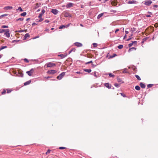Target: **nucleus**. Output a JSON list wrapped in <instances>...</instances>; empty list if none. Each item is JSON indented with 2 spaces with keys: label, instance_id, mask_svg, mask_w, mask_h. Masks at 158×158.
<instances>
[{
  "label": "nucleus",
  "instance_id": "bf43d9fd",
  "mask_svg": "<svg viewBox=\"0 0 158 158\" xmlns=\"http://www.w3.org/2000/svg\"><path fill=\"white\" fill-rule=\"evenodd\" d=\"M126 37H127V35H125L123 39H125L126 38Z\"/></svg>",
  "mask_w": 158,
  "mask_h": 158
},
{
  "label": "nucleus",
  "instance_id": "6e6d98bb",
  "mask_svg": "<svg viewBox=\"0 0 158 158\" xmlns=\"http://www.w3.org/2000/svg\"><path fill=\"white\" fill-rule=\"evenodd\" d=\"M45 22L46 23H49V21L48 20H45Z\"/></svg>",
  "mask_w": 158,
  "mask_h": 158
},
{
  "label": "nucleus",
  "instance_id": "aec40b11",
  "mask_svg": "<svg viewBox=\"0 0 158 158\" xmlns=\"http://www.w3.org/2000/svg\"><path fill=\"white\" fill-rule=\"evenodd\" d=\"M136 48H134V47H132L131 48H130L129 49V50H128V52H130L131 51H132V50L133 49V50H136Z\"/></svg>",
  "mask_w": 158,
  "mask_h": 158
},
{
  "label": "nucleus",
  "instance_id": "9d476101",
  "mask_svg": "<svg viewBox=\"0 0 158 158\" xmlns=\"http://www.w3.org/2000/svg\"><path fill=\"white\" fill-rule=\"evenodd\" d=\"M75 45L77 46L78 47H80L82 46V44L80 43L76 42L75 43Z\"/></svg>",
  "mask_w": 158,
  "mask_h": 158
},
{
  "label": "nucleus",
  "instance_id": "473e14b6",
  "mask_svg": "<svg viewBox=\"0 0 158 158\" xmlns=\"http://www.w3.org/2000/svg\"><path fill=\"white\" fill-rule=\"evenodd\" d=\"M23 20V18H20L18 19L17 20V21H22Z\"/></svg>",
  "mask_w": 158,
  "mask_h": 158
},
{
  "label": "nucleus",
  "instance_id": "bb28decb",
  "mask_svg": "<svg viewBox=\"0 0 158 158\" xmlns=\"http://www.w3.org/2000/svg\"><path fill=\"white\" fill-rule=\"evenodd\" d=\"M153 86V84H148L147 85V87L148 88L152 87Z\"/></svg>",
  "mask_w": 158,
  "mask_h": 158
},
{
  "label": "nucleus",
  "instance_id": "e433bc0d",
  "mask_svg": "<svg viewBox=\"0 0 158 158\" xmlns=\"http://www.w3.org/2000/svg\"><path fill=\"white\" fill-rule=\"evenodd\" d=\"M93 46L94 47H96L97 46V44L96 43H94L93 44Z\"/></svg>",
  "mask_w": 158,
  "mask_h": 158
},
{
  "label": "nucleus",
  "instance_id": "7ed1b4c3",
  "mask_svg": "<svg viewBox=\"0 0 158 158\" xmlns=\"http://www.w3.org/2000/svg\"><path fill=\"white\" fill-rule=\"evenodd\" d=\"M57 72V71L54 70H48L47 71V73L49 74H53L56 73Z\"/></svg>",
  "mask_w": 158,
  "mask_h": 158
},
{
  "label": "nucleus",
  "instance_id": "5701e85b",
  "mask_svg": "<svg viewBox=\"0 0 158 158\" xmlns=\"http://www.w3.org/2000/svg\"><path fill=\"white\" fill-rule=\"evenodd\" d=\"M109 75L110 77H112L113 78H114V75L113 74H112L111 73H109Z\"/></svg>",
  "mask_w": 158,
  "mask_h": 158
},
{
  "label": "nucleus",
  "instance_id": "c85d7f7f",
  "mask_svg": "<svg viewBox=\"0 0 158 158\" xmlns=\"http://www.w3.org/2000/svg\"><path fill=\"white\" fill-rule=\"evenodd\" d=\"M40 4H39L38 3H36V6L35 7V9H36L37 8L39 7L40 6Z\"/></svg>",
  "mask_w": 158,
  "mask_h": 158
},
{
  "label": "nucleus",
  "instance_id": "20e7f679",
  "mask_svg": "<svg viewBox=\"0 0 158 158\" xmlns=\"http://www.w3.org/2000/svg\"><path fill=\"white\" fill-rule=\"evenodd\" d=\"M4 35L8 38L10 37V33H9V29H6V31L5 32Z\"/></svg>",
  "mask_w": 158,
  "mask_h": 158
},
{
  "label": "nucleus",
  "instance_id": "f8f14e48",
  "mask_svg": "<svg viewBox=\"0 0 158 158\" xmlns=\"http://www.w3.org/2000/svg\"><path fill=\"white\" fill-rule=\"evenodd\" d=\"M73 6V4L71 3H69L67 4L66 5V7L67 8H70Z\"/></svg>",
  "mask_w": 158,
  "mask_h": 158
},
{
  "label": "nucleus",
  "instance_id": "49530a36",
  "mask_svg": "<svg viewBox=\"0 0 158 158\" xmlns=\"http://www.w3.org/2000/svg\"><path fill=\"white\" fill-rule=\"evenodd\" d=\"M65 17H68V16H70V15H68V14L67 13L65 14Z\"/></svg>",
  "mask_w": 158,
  "mask_h": 158
},
{
  "label": "nucleus",
  "instance_id": "ddd939ff",
  "mask_svg": "<svg viewBox=\"0 0 158 158\" xmlns=\"http://www.w3.org/2000/svg\"><path fill=\"white\" fill-rule=\"evenodd\" d=\"M140 85L142 88H145V84L142 82L140 83Z\"/></svg>",
  "mask_w": 158,
  "mask_h": 158
},
{
  "label": "nucleus",
  "instance_id": "72a5a7b5",
  "mask_svg": "<svg viewBox=\"0 0 158 158\" xmlns=\"http://www.w3.org/2000/svg\"><path fill=\"white\" fill-rule=\"evenodd\" d=\"M6 29H1L0 31V33H2L6 31Z\"/></svg>",
  "mask_w": 158,
  "mask_h": 158
},
{
  "label": "nucleus",
  "instance_id": "603ef678",
  "mask_svg": "<svg viewBox=\"0 0 158 158\" xmlns=\"http://www.w3.org/2000/svg\"><path fill=\"white\" fill-rule=\"evenodd\" d=\"M119 31V29H117L116 30L115 32V33H116V32H117V31Z\"/></svg>",
  "mask_w": 158,
  "mask_h": 158
},
{
  "label": "nucleus",
  "instance_id": "e2e57ef3",
  "mask_svg": "<svg viewBox=\"0 0 158 158\" xmlns=\"http://www.w3.org/2000/svg\"><path fill=\"white\" fill-rule=\"evenodd\" d=\"M38 37H39V36L35 37V38H34V39H36V38H38Z\"/></svg>",
  "mask_w": 158,
  "mask_h": 158
},
{
  "label": "nucleus",
  "instance_id": "680f3d73",
  "mask_svg": "<svg viewBox=\"0 0 158 158\" xmlns=\"http://www.w3.org/2000/svg\"><path fill=\"white\" fill-rule=\"evenodd\" d=\"M43 19H41L39 21V22H41L43 20Z\"/></svg>",
  "mask_w": 158,
  "mask_h": 158
},
{
  "label": "nucleus",
  "instance_id": "09e8293b",
  "mask_svg": "<svg viewBox=\"0 0 158 158\" xmlns=\"http://www.w3.org/2000/svg\"><path fill=\"white\" fill-rule=\"evenodd\" d=\"M6 91L4 89L2 93V94H4L5 93Z\"/></svg>",
  "mask_w": 158,
  "mask_h": 158
},
{
  "label": "nucleus",
  "instance_id": "dca6fc26",
  "mask_svg": "<svg viewBox=\"0 0 158 158\" xmlns=\"http://www.w3.org/2000/svg\"><path fill=\"white\" fill-rule=\"evenodd\" d=\"M136 2V1L134 0H132L131 1H129L128 2V4H131L133 3H135Z\"/></svg>",
  "mask_w": 158,
  "mask_h": 158
},
{
  "label": "nucleus",
  "instance_id": "f704fd0d",
  "mask_svg": "<svg viewBox=\"0 0 158 158\" xmlns=\"http://www.w3.org/2000/svg\"><path fill=\"white\" fill-rule=\"evenodd\" d=\"M118 82L120 83H122L124 82L123 81H122V80H118Z\"/></svg>",
  "mask_w": 158,
  "mask_h": 158
},
{
  "label": "nucleus",
  "instance_id": "c03bdc74",
  "mask_svg": "<svg viewBox=\"0 0 158 158\" xmlns=\"http://www.w3.org/2000/svg\"><path fill=\"white\" fill-rule=\"evenodd\" d=\"M59 149H64L65 148L64 147H60L59 148Z\"/></svg>",
  "mask_w": 158,
  "mask_h": 158
},
{
  "label": "nucleus",
  "instance_id": "052dcab7",
  "mask_svg": "<svg viewBox=\"0 0 158 158\" xmlns=\"http://www.w3.org/2000/svg\"><path fill=\"white\" fill-rule=\"evenodd\" d=\"M154 6L155 7L157 8L158 7V6L156 5H155Z\"/></svg>",
  "mask_w": 158,
  "mask_h": 158
},
{
  "label": "nucleus",
  "instance_id": "0eeeda50",
  "mask_svg": "<svg viewBox=\"0 0 158 158\" xmlns=\"http://www.w3.org/2000/svg\"><path fill=\"white\" fill-rule=\"evenodd\" d=\"M12 7L10 6H8L4 8V9L6 10L12 9Z\"/></svg>",
  "mask_w": 158,
  "mask_h": 158
},
{
  "label": "nucleus",
  "instance_id": "774afa93",
  "mask_svg": "<svg viewBox=\"0 0 158 158\" xmlns=\"http://www.w3.org/2000/svg\"><path fill=\"white\" fill-rule=\"evenodd\" d=\"M29 19H29V18H28V19H27L26 20H27V21H28V20Z\"/></svg>",
  "mask_w": 158,
  "mask_h": 158
},
{
  "label": "nucleus",
  "instance_id": "5fc2aeb1",
  "mask_svg": "<svg viewBox=\"0 0 158 158\" xmlns=\"http://www.w3.org/2000/svg\"><path fill=\"white\" fill-rule=\"evenodd\" d=\"M137 41H133V42L132 43H133V44H136V43H137Z\"/></svg>",
  "mask_w": 158,
  "mask_h": 158
},
{
  "label": "nucleus",
  "instance_id": "2f4dec72",
  "mask_svg": "<svg viewBox=\"0 0 158 158\" xmlns=\"http://www.w3.org/2000/svg\"><path fill=\"white\" fill-rule=\"evenodd\" d=\"M120 94H121V96H123L124 97H126V95H125V94H123V93H120Z\"/></svg>",
  "mask_w": 158,
  "mask_h": 158
},
{
  "label": "nucleus",
  "instance_id": "58836bf2",
  "mask_svg": "<svg viewBox=\"0 0 158 158\" xmlns=\"http://www.w3.org/2000/svg\"><path fill=\"white\" fill-rule=\"evenodd\" d=\"M133 45V43H131L129 44H128V46L129 47H131Z\"/></svg>",
  "mask_w": 158,
  "mask_h": 158
},
{
  "label": "nucleus",
  "instance_id": "cd10ccee",
  "mask_svg": "<svg viewBox=\"0 0 158 158\" xmlns=\"http://www.w3.org/2000/svg\"><path fill=\"white\" fill-rule=\"evenodd\" d=\"M51 151V150H50V149L48 150V151H47V152H46V153H45L46 154L48 155V154H49L50 152Z\"/></svg>",
  "mask_w": 158,
  "mask_h": 158
},
{
  "label": "nucleus",
  "instance_id": "de8ad7c7",
  "mask_svg": "<svg viewBox=\"0 0 158 158\" xmlns=\"http://www.w3.org/2000/svg\"><path fill=\"white\" fill-rule=\"evenodd\" d=\"M25 31V30H20L19 31H17L18 32H23Z\"/></svg>",
  "mask_w": 158,
  "mask_h": 158
},
{
  "label": "nucleus",
  "instance_id": "a878e982",
  "mask_svg": "<svg viewBox=\"0 0 158 158\" xmlns=\"http://www.w3.org/2000/svg\"><path fill=\"white\" fill-rule=\"evenodd\" d=\"M65 27V26L64 25H61V26H60L59 27V28L60 29H62V28H64Z\"/></svg>",
  "mask_w": 158,
  "mask_h": 158
},
{
  "label": "nucleus",
  "instance_id": "13d9d810",
  "mask_svg": "<svg viewBox=\"0 0 158 158\" xmlns=\"http://www.w3.org/2000/svg\"><path fill=\"white\" fill-rule=\"evenodd\" d=\"M125 33H126V34H128V33L129 32H128V31H125Z\"/></svg>",
  "mask_w": 158,
  "mask_h": 158
},
{
  "label": "nucleus",
  "instance_id": "0e129e2a",
  "mask_svg": "<svg viewBox=\"0 0 158 158\" xmlns=\"http://www.w3.org/2000/svg\"><path fill=\"white\" fill-rule=\"evenodd\" d=\"M131 39V38H129V39H128L127 40V41H129V40H130Z\"/></svg>",
  "mask_w": 158,
  "mask_h": 158
},
{
  "label": "nucleus",
  "instance_id": "c9c22d12",
  "mask_svg": "<svg viewBox=\"0 0 158 158\" xmlns=\"http://www.w3.org/2000/svg\"><path fill=\"white\" fill-rule=\"evenodd\" d=\"M2 27L3 28H8V26L5 25H3L2 26Z\"/></svg>",
  "mask_w": 158,
  "mask_h": 158
},
{
  "label": "nucleus",
  "instance_id": "37998d69",
  "mask_svg": "<svg viewBox=\"0 0 158 158\" xmlns=\"http://www.w3.org/2000/svg\"><path fill=\"white\" fill-rule=\"evenodd\" d=\"M116 56V54H114L112 56H110V57L111 58H113Z\"/></svg>",
  "mask_w": 158,
  "mask_h": 158
},
{
  "label": "nucleus",
  "instance_id": "2eb2a0df",
  "mask_svg": "<svg viewBox=\"0 0 158 158\" xmlns=\"http://www.w3.org/2000/svg\"><path fill=\"white\" fill-rule=\"evenodd\" d=\"M29 36H30V35L28 34V33L26 34L25 35L23 38V40H25L27 37H29Z\"/></svg>",
  "mask_w": 158,
  "mask_h": 158
},
{
  "label": "nucleus",
  "instance_id": "f3484780",
  "mask_svg": "<svg viewBox=\"0 0 158 158\" xmlns=\"http://www.w3.org/2000/svg\"><path fill=\"white\" fill-rule=\"evenodd\" d=\"M84 70L88 73H89L91 72V69H84Z\"/></svg>",
  "mask_w": 158,
  "mask_h": 158
},
{
  "label": "nucleus",
  "instance_id": "393cba45",
  "mask_svg": "<svg viewBox=\"0 0 158 158\" xmlns=\"http://www.w3.org/2000/svg\"><path fill=\"white\" fill-rule=\"evenodd\" d=\"M19 10L21 11H23V10L21 7H19L17 9V10Z\"/></svg>",
  "mask_w": 158,
  "mask_h": 158
},
{
  "label": "nucleus",
  "instance_id": "a211bd4d",
  "mask_svg": "<svg viewBox=\"0 0 158 158\" xmlns=\"http://www.w3.org/2000/svg\"><path fill=\"white\" fill-rule=\"evenodd\" d=\"M103 15V13H101L99 14L97 17V19H99L101 17H102Z\"/></svg>",
  "mask_w": 158,
  "mask_h": 158
},
{
  "label": "nucleus",
  "instance_id": "3c124183",
  "mask_svg": "<svg viewBox=\"0 0 158 158\" xmlns=\"http://www.w3.org/2000/svg\"><path fill=\"white\" fill-rule=\"evenodd\" d=\"M155 27H157L158 26V24L157 23L155 24L154 25Z\"/></svg>",
  "mask_w": 158,
  "mask_h": 158
},
{
  "label": "nucleus",
  "instance_id": "4468645a",
  "mask_svg": "<svg viewBox=\"0 0 158 158\" xmlns=\"http://www.w3.org/2000/svg\"><path fill=\"white\" fill-rule=\"evenodd\" d=\"M31 80L28 81H27L26 82H25L24 83V85H28L29 84L31 83Z\"/></svg>",
  "mask_w": 158,
  "mask_h": 158
},
{
  "label": "nucleus",
  "instance_id": "a19ab883",
  "mask_svg": "<svg viewBox=\"0 0 158 158\" xmlns=\"http://www.w3.org/2000/svg\"><path fill=\"white\" fill-rule=\"evenodd\" d=\"M7 15V14H4V15H1V16H0V17L1 18H2V17H4V16H6Z\"/></svg>",
  "mask_w": 158,
  "mask_h": 158
},
{
  "label": "nucleus",
  "instance_id": "ea45409f",
  "mask_svg": "<svg viewBox=\"0 0 158 158\" xmlns=\"http://www.w3.org/2000/svg\"><path fill=\"white\" fill-rule=\"evenodd\" d=\"M45 10L44 9H42V11H41V13L42 14H44V13H45Z\"/></svg>",
  "mask_w": 158,
  "mask_h": 158
},
{
  "label": "nucleus",
  "instance_id": "338daca9",
  "mask_svg": "<svg viewBox=\"0 0 158 158\" xmlns=\"http://www.w3.org/2000/svg\"><path fill=\"white\" fill-rule=\"evenodd\" d=\"M40 11V9H38V10H37V12H39V11Z\"/></svg>",
  "mask_w": 158,
  "mask_h": 158
},
{
  "label": "nucleus",
  "instance_id": "79ce46f5",
  "mask_svg": "<svg viewBox=\"0 0 158 158\" xmlns=\"http://www.w3.org/2000/svg\"><path fill=\"white\" fill-rule=\"evenodd\" d=\"M93 63V61H92L91 60L90 61H89V62H87L86 64H89V63Z\"/></svg>",
  "mask_w": 158,
  "mask_h": 158
},
{
  "label": "nucleus",
  "instance_id": "1a4fd4ad",
  "mask_svg": "<svg viewBox=\"0 0 158 158\" xmlns=\"http://www.w3.org/2000/svg\"><path fill=\"white\" fill-rule=\"evenodd\" d=\"M52 12L55 15H56L58 13V11L56 9H53L52 10Z\"/></svg>",
  "mask_w": 158,
  "mask_h": 158
},
{
  "label": "nucleus",
  "instance_id": "6ab92c4d",
  "mask_svg": "<svg viewBox=\"0 0 158 158\" xmlns=\"http://www.w3.org/2000/svg\"><path fill=\"white\" fill-rule=\"evenodd\" d=\"M135 88L137 90H139L140 89V87L138 85L136 86Z\"/></svg>",
  "mask_w": 158,
  "mask_h": 158
},
{
  "label": "nucleus",
  "instance_id": "f03ea898",
  "mask_svg": "<svg viewBox=\"0 0 158 158\" xmlns=\"http://www.w3.org/2000/svg\"><path fill=\"white\" fill-rule=\"evenodd\" d=\"M65 75V73L64 72H62L57 77V79H61L63 78Z\"/></svg>",
  "mask_w": 158,
  "mask_h": 158
},
{
  "label": "nucleus",
  "instance_id": "39448f33",
  "mask_svg": "<svg viewBox=\"0 0 158 158\" xmlns=\"http://www.w3.org/2000/svg\"><path fill=\"white\" fill-rule=\"evenodd\" d=\"M33 69H31V70L28 71H27L26 73L28 74V75L30 76H31L32 75V74L33 72Z\"/></svg>",
  "mask_w": 158,
  "mask_h": 158
},
{
  "label": "nucleus",
  "instance_id": "9b49d317",
  "mask_svg": "<svg viewBox=\"0 0 158 158\" xmlns=\"http://www.w3.org/2000/svg\"><path fill=\"white\" fill-rule=\"evenodd\" d=\"M117 2L116 0L113 1L112 2L111 4L113 6H115L117 5Z\"/></svg>",
  "mask_w": 158,
  "mask_h": 158
},
{
  "label": "nucleus",
  "instance_id": "6e6552de",
  "mask_svg": "<svg viewBox=\"0 0 158 158\" xmlns=\"http://www.w3.org/2000/svg\"><path fill=\"white\" fill-rule=\"evenodd\" d=\"M105 86L108 88L109 89H110L111 88V85L109 83H106L104 84Z\"/></svg>",
  "mask_w": 158,
  "mask_h": 158
},
{
  "label": "nucleus",
  "instance_id": "b1692460",
  "mask_svg": "<svg viewBox=\"0 0 158 158\" xmlns=\"http://www.w3.org/2000/svg\"><path fill=\"white\" fill-rule=\"evenodd\" d=\"M123 47V45H119L118 46V48L119 49H121Z\"/></svg>",
  "mask_w": 158,
  "mask_h": 158
},
{
  "label": "nucleus",
  "instance_id": "a18cd8bd",
  "mask_svg": "<svg viewBox=\"0 0 158 158\" xmlns=\"http://www.w3.org/2000/svg\"><path fill=\"white\" fill-rule=\"evenodd\" d=\"M135 76L137 78V79H140V77L138 75H135Z\"/></svg>",
  "mask_w": 158,
  "mask_h": 158
},
{
  "label": "nucleus",
  "instance_id": "f257e3e1",
  "mask_svg": "<svg viewBox=\"0 0 158 158\" xmlns=\"http://www.w3.org/2000/svg\"><path fill=\"white\" fill-rule=\"evenodd\" d=\"M48 67H54L56 66V64L55 63H53L52 62H49L47 63L46 64Z\"/></svg>",
  "mask_w": 158,
  "mask_h": 158
},
{
  "label": "nucleus",
  "instance_id": "423d86ee",
  "mask_svg": "<svg viewBox=\"0 0 158 158\" xmlns=\"http://www.w3.org/2000/svg\"><path fill=\"white\" fill-rule=\"evenodd\" d=\"M152 3V2L150 0L145 1H144V4L147 6H149Z\"/></svg>",
  "mask_w": 158,
  "mask_h": 158
},
{
  "label": "nucleus",
  "instance_id": "8fccbe9b",
  "mask_svg": "<svg viewBox=\"0 0 158 158\" xmlns=\"http://www.w3.org/2000/svg\"><path fill=\"white\" fill-rule=\"evenodd\" d=\"M24 60L27 62H29L28 60L27 59L25 58L24 59Z\"/></svg>",
  "mask_w": 158,
  "mask_h": 158
},
{
  "label": "nucleus",
  "instance_id": "864d4df0",
  "mask_svg": "<svg viewBox=\"0 0 158 158\" xmlns=\"http://www.w3.org/2000/svg\"><path fill=\"white\" fill-rule=\"evenodd\" d=\"M127 72V69H125L123 71L124 73H126Z\"/></svg>",
  "mask_w": 158,
  "mask_h": 158
},
{
  "label": "nucleus",
  "instance_id": "c756f323",
  "mask_svg": "<svg viewBox=\"0 0 158 158\" xmlns=\"http://www.w3.org/2000/svg\"><path fill=\"white\" fill-rule=\"evenodd\" d=\"M114 85L117 87H118L120 86V84L116 83L114 84Z\"/></svg>",
  "mask_w": 158,
  "mask_h": 158
},
{
  "label": "nucleus",
  "instance_id": "69168bd1",
  "mask_svg": "<svg viewBox=\"0 0 158 158\" xmlns=\"http://www.w3.org/2000/svg\"><path fill=\"white\" fill-rule=\"evenodd\" d=\"M150 16H151L150 15H147V17H150Z\"/></svg>",
  "mask_w": 158,
  "mask_h": 158
},
{
  "label": "nucleus",
  "instance_id": "4be33fe9",
  "mask_svg": "<svg viewBox=\"0 0 158 158\" xmlns=\"http://www.w3.org/2000/svg\"><path fill=\"white\" fill-rule=\"evenodd\" d=\"M76 50V49L75 48H73L69 52V54H70L72 52H75Z\"/></svg>",
  "mask_w": 158,
  "mask_h": 158
},
{
  "label": "nucleus",
  "instance_id": "4c0bfd02",
  "mask_svg": "<svg viewBox=\"0 0 158 158\" xmlns=\"http://www.w3.org/2000/svg\"><path fill=\"white\" fill-rule=\"evenodd\" d=\"M7 91V93H10L11 91L12 90L10 89H6Z\"/></svg>",
  "mask_w": 158,
  "mask_h": 158
},
{
  "label": "nucleus",
  "instance_id": "412c9836",
  "mask_svg": "<svg viewBox=\"0 0 158 158\" xmlns=\"http://www.w3.org/2000/svg\"><path fill=\"white\" fill-rule=\"evenodd\" d=\"M27 14V13L26 12H24L20 14L21 16H25Z\"/></svg>",
  "mask_w": 158,
  "mask_h": 158
},
{
  "label": "nucleus",
  "instance_id": "7c9ffc66",
  "mask_svg": "<svg viewBox=\"0 0 158 158\" xmlns=\"http://www.w3.org/2000/svg\"><path fill=\"white\" fill-rule=\"evenodd\" d=\"M6 47H7L6 46H2V47L0 48V50H1L4 48H6Z\"/></svg>",
  "mask_w": 158,
  "mask_h": 158
},
{
  "label": "nucleus",
  "instance_id": "4d7b16f0",
  "mask_svg": "<svg viewBox=\"0 0 158 158\" xmlns=\"http://www.w3.org/2000/svg\"><path fill=\"white\" fill-rule=\"evenodd\" d=\"M38 17H39V18H41L42 17V16L40 14L39 15Z\"/></svg>",
  "mask_w": 158,
  "mask_h": 158
}]
</instances>
